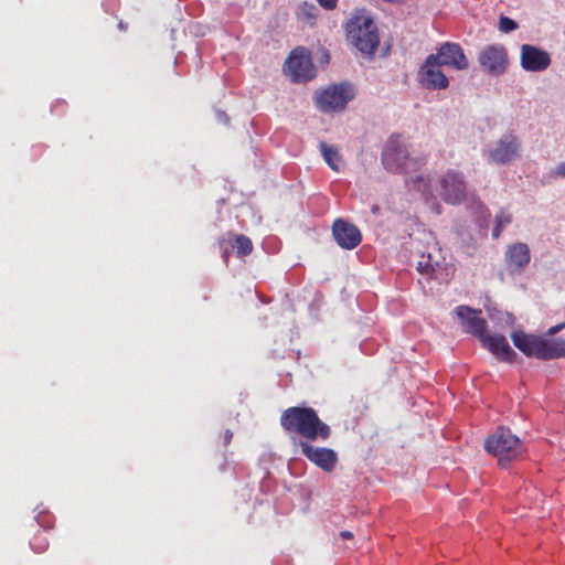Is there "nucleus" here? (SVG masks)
Returning a JSON list of instances; mask_svg holds the SVG:
<instances>
[{"instance_id":"nucleus-1","label":"nucleus","mask_w":565,"mask_h":565,"mask_svg":"<svg viewBox=\"0 0 565 565\" xmlns=\"http://www.w3.org/2000/svg\"><path fill=\"white\" fill-rule=\"evenodd\" d=\"M413 183L425 196L434 198L435 192L438 198L450 205L466 202L470 193L465 174L454 169L439 175L434 184H428L423 175H417Z\"/></svg>"},{"instance_id":"nucleus-2","label":"nucleus","mask_w":565,"mask_h":565,"mask_svg":"<svg viewBox=\"0 0 565 565\" xmlns=\"http://www.w3.org/2000/svg\"><path fill=\"white\" fill-rule=\"evenodd\" d=\"M281 426L310 440L318 438L326 440L330 436V427L319 419L312 408L308 407H291L285 411L281 416Z\"/></svg>"},{"instance_id":"nucleus-3","label":"nucleus","mask_w":565,"mask_h":565,"mask_svg":"<svg viewBox=\"0 0 565 565\" xmlns=\"http://www.w3.org/2000/svg\"><path fill=\"white\" fill-rule=\"evenodd\" d=\"M422 236L420 239L426 246L424 249H417V270L436 280L448 281L454 274V267L445 262L441 249L431 232H423Z\"/></svg>"},{"instance_id":"nucleus-4","label":"nucleus","mask_w":565,"mask_h":565,"mask_svg":"<svg viewBox=\"0 0 565 565\" xmlns=\"http://www.w3.org/2000/svg\"><path fill=\"white\" fill-rule=\"evenodd\" d=\"M513 344L525 355L540 360L565 358V339H546L522 331L511 333Z\"/></svg>"},{"instance_id":"nucleus-5","label":"nucleus","mask_w":565,"mask_h":565,"mask_svg":"<svg viewBox=\"0 0 565 565\" xmlns=\"http://www.w3.org/2000/svg\"><path fill=\"white\" fill-rule=\"evenodd\" d=\"M348 40L361 53L373 55L380 39L373 19L366 14L354 15L347 24Z\"/></svg>"},{"instance_id":"nucleus-6","label":"nucleus","mask_w":565,"mask_h":565,"mask_svg":"<svg viewBox=\"0 0 565 565\" xmlns=\"http://www.w3.org/2000/svg\"><path fill=\"white\" fill-rule=\"evenodd\" d=\"M484 448L489 454L498 458L502 467L519 458L523 452V445L519 437L509 429L499 428L484 441Z\"/></svg>"},{"instance_id":"nucleus-7","label":"nucleus","mask_w":565,"mask_h":565,"mask_svg":"<svg viewBox=\"0 0 565 565\" xmlns=\"http://www.w3.org/2000/svg\"><path fill=\"white\" fill-rule=\"evenodd\" d=\"M382 163L388 171L405 173L416 166V162L409 158L406 143L396 136L387 139L382 152Z\"/></svg>"},{"instance_id":"nucleus-8","label":"nucleus","mask_w":565,"mask_h":565,"mask_svg":"<svg viewBox=\"0 0 565 565\" xmlns=\"http://www.w3.org/2000/svg\"><path fill=\"white\" fill-rule=\"evenodd\" d=\"M521 142L519 138L510 132L503 134L493 141L487 149L489 162L498 166H507L520 157Z\"/></svg>"},{"instance_id":"nucleus-9","label":"nucleus","mask_w":565,"mask_h":565,"mask_svg":"<svg viewBox=\"0 0 565 565\" xmlns=\"http://www.w3.org/2000/svg\"><path fill=\"white\" fill-rule=\"evenodd\" d=\"M354 97V90L349 84L332 85L316 97L317 107L323 113L343 110Z\"/></svg>"},{"instance_id":"nucleus-10","label":"nucleus","mask_w":565,"mask_h":565,"mask_svg":"<svg viewBox=\"0 0 565 565\" xmlns=\"http://www.w3.org/2000/svg\"><path fill=\"white\" fill-rule=\"evenodd\" d=\"M478 62L484 73L491 76H501L509 67L508 51L502 44H489L479 52Z\"/></svg>"},{"instance_id":"nucleus-11","label":"nucleus","mask_w":565,"mask_h":565,"mask_svg":"<svg viewBox=\"0 0 565 565\" xmlns=\"http://www.w3.org/2000/svg\"><path fill=\"white\" fill-rule=\"evenodd\" d=\"M436 58L427 55L417 71L418 83L428 90H444L449 87V78Z\"/></svg>"},{"instance_id":"nucleus-12","label":"nucleus","mask_w":565,"mask_h":565,"mask_svg":"<svg viewBox=\"0 0 565 565\" xmlns=\"http://www.w3.org/2000/svg\"><path fill=\"white\" fill-rule=\"evenodd\" d=\"M285 72L292 82H307L315 77L316 72L307 50H294L285 63Z\"/></svg>"},{"instance_id":"nucleus-13","label":"nucleus","mask_w":565,"mask_h":565,"mask_svg":"<svg viewBox=\"0 0 565 565\" xmlns=\"http://www.w3.org/2000/svg\"><path fill=\"white\" fill-rule=\"evenodd\" d=\"M552 64L551 54L536 45L522 44L520 47V66L530 73H543Z\"/></svg>"},{"instance_id":"nucleus-14","label":"nucleus","mask_w":565,"mask_h":565,"mask_svg":"<svg viewBox=\"0 0 565 565\" xmlns=\"http://www.w3.org/2000/svg\"><path fill=\"white\" fill-rule=\"evenodd\" d=\"M436 58L441 66L452 68L455 71H465L469 66V61L458 43L445 42L436 51L429 54Z\"/></svg>"},{"instance_id":"nucleus-15","label":"nucleus","mask_w":565,"mask_h":565,"mask_svg":"<svg viewBox=\"0 0 565 565\" xmlns=\"http://www.w3.org/2000/svg\"><path fill=\"white\" fill-rule=\"evenodd\" d=\"M531 262V250L527 244L515 242L507 246L504 263L510 274L519 275L525 270Z\"/></svg>"},{"instance_id":"nucleus-16","label":"nucleus","mask_w":565,"mask_h":565,"mask_svg":"<svg viewBox=\"0 0 565 565\" xmlns=\"http://www.w3.org/2000/svg\"><path fill=\"white\" fill-rule=\"evenodd\" d=\"M302 454L317 467L326 472H331L338 462V455L334 450L324 447H316L308 441L299 444Z\"/></svg>"},{"instance_id":"nucleus-17","label":"nucleus","mask_w":565,"mask_h":565,"mask_svg":"<svg viewBox=\"0 0 565 565\" xmlns=\"http://www.w3.org/2000/svg\"><path fill=\"white\" fill-rule=\"evenodd\" d=\"M332 234L338 245L344 249H353L361 243L359 228L343 220H337L332 226Z\"/></svg>"},{"instance_id":"nucleus-18","label":"nucleus","mask_w":565,"mask_h":565,"mask_svg":"<svg viewBox=\"0 0 565 565\" xmlns=\"http://www.w3.org/2000/svg\"><path fill=\"white\" fill-rule=\"evenodd\" d=\"M456 315L465 331L478 337L479 340L486 334V320L482 318L480 310L459 306L456 308Z\"/></svg>"},{"instance_id":"nucleus-19","label":"nucleus","mask_w":565,"mask_h":565,"mask_svg":"<svg viewBox=\"0 0 565 565\" xmlns=\"http://www.w3.org/2000/svg\"><path fill=\"white\" fill-rule=\"evenodd\" d=\"M480 342L484 348H487L493 355H495L500 360L511 362L515 358V352L509 345L508 340L505 339L504 335L484 334L481 337Z\"/></svg>"},{"instance_id":"nucleus-20","label":"nucleus","mask_w":565,"mask_h":565,"mask_svg":"<svg viewBox=\"0 0 565 565\" xmlns=\"http://www.w3.org/2000/svg\"><path fill=\"white\" fill-rule=\"evenodd\" d=\"M320 151H321L323 160L327 162V164L333 171H340V169L342 167V157H341L339 150L333 146H329L324 142H321Z\"/></svg>"},{"instance_id":"nucleus-21","label":"nucleus","mask_w":565,"mask_h":565,"mask_svg":"<svg viewBox=\"0 0 565 565\" xmlns=\"http://www.w3.org/2000/svg\"><path fill=\"white\" fill-rule=\"evenodd\" d=\"M512 222V214L505 210H500L494 217V227L492 231L493 238H498L501 232Z\"/></svg>"},{"instance_id":"nucleus-22","label":"nucleus","mask_w":565,"mask_h":565,"mask_svg":"<svg viewBox=\"0 0 565 565\" xmlns=\"http://www.w3.org/2000/svg\"><path fill=\"white\" fill-rule=\"evenodd\" d=\"M319 15V9L312 2H302L297 10V17L301 21L312 22Z\"/></svg>"},{"instance_id":"nucleus-23","label":"nucleus","mask_w":565,"mask_h":565,"mask_svg":"<svg viewBox=\"0 0 565 565\" xmlns=\"http://www.w3.org/2000/svg\"><path fill=\"white\" fill-rule=\"evenodd\" d=\"M235 248L239 257L246 256L252 253L253 244L250 239L244 235H237L235 237Z\"/></svg>"},{"instance_id":"nucleus-24","label":"nucleus","mask_w":565,"mask_h":565,"mask_svg":"<svg viewBox=\"0 0 565 565\" xmlns=\"http://www.w3.org/2000/svg\"><path fill=\"white\" fill-rule=\"evenodd\" d=\"M516 28H518V23L514 20H512L508 17L500 18L499 30L501 32L509 33V32L516 30Z\"/></svg>"},{"instance_id":"nucleus-25","label":"nucleus","mask_w":565,"mask_h":565,"mask_svg":"<svg viewBox=\"0 0 565 565\" xmlns=\"http://www.w3.org/2000/svg\"><path fill=\"white\" fill-rule=\"evenodd\" d=\"M491 319L498 320L502 322L504 326H512L514 323V317L507 311H498L495 316H491Z\"/></svg>"},{"instance_id":"nucleus-26","label":"nucleus","mask_w":565,"mask_h":565,"mask_svg":"<svg viewBox=\"0 0 565 565\" xmlns=\"http://www.w3.org/2000/svg\"><path fill=\"white\" fill-rule=\"evenodd\" d=\"M551 177L553 179H565V162L556 164L551 171Z\"/></svg>"},{"instance_id":"nucleus-27","label":"nucleus","mask_w":565,"mask_h":565,"mask_svg":"<svg viewBox=\"0 0 565 565\" xmlns=\"http://www.w3.org/2000/svg\"><path fill=\"white\" fill-rule=\"evenodd\" d=\"M565 328V322L564 323H559V324H556V326H553L551 327L546 334L543 335L544 338L548 339L547 337H553L554 334H556L557 332H559L562 329Z\"/></svg>"},{"instance_id":"nucleus-28","label":"nucleus","mask_w":565,"mask_h":565,"mask_svg":"<svg viewBox=\"0 0 565 565\" xmlns=\"http://www.w3.org/2000/svg\"><path fill=\"white\" fill-rule=\"evenodd\" d=\"M318 3L327 10H332L337 7L338 0H317Z\"/></svg>"},{"instance_id":"nucleus-29","label":"nucleus","mask_w":565,"mask_h":565,"mask_svg":"<svg viewBox=\"0 0 565 565\" xmlns=\"http://www.w3.org/2000/svg\"><path fill=\"white\" fill-rule=\"evenodd\" d=\"M216 118L220 122H223V124H227V121H228L226 114L223 111H220V110L216 111Z\"/></svg>"},{"instance_id":"nucleus-30","label":"nucleus","mask_w":565,"mask_h":565,"mask_svg":"<svg viewBox=\"0 0 565 565\" xmlns=\"http://www.w3.org/2000/svg\"><path fill=\"white\" fill-rule=\"evenodd\" d=\"M477 204H478L479 209L481 210V213H482L484 216H489V215H490V213H489L488 209H487V207H486L481 202H478Z\"/></svg>"},{"instance_id":"nucleus-31","label":"nucleus","mask_w":565,"mask_h":565,"mask_svg":"<svg viewBox=\"0 0 565 565\" xmlns=\"http://www.w3.org/2000/svg\"><path fill=\"white\" fill-rule=\"evenodd\" d=\"M340 535H341L342 539H345V540H349V539L353 537V534L351 532H349V531H342L340 533Z\"/></svg>"},{"instance_id":"nucleus-32","label":"nucleus","mask_w":565,"mask_h":565,"mask_svg":"<svg viewBox=\"0 0 565 565\" xmlns=\"http://www.w3.org/2000/svg\"><path fill=\"white\" fill-rule=\"evenodd\" d=\"M434 205L436 206V212L440 213V205L438 203H435V202H434Z\"/></svg>"},{"instance_id":"nucleus-33","label":"nucleus","mask_w":565,"mask_h":565,"mask_svg":"<svg viewBox=\"0 0 565 565\" xmlns=\"http://www.w3.org/2000/svg\"><path fill=\"white\" fill-rule=\"evenodd\" d=\"M227 257H228V253H227V252H224V253H223V258H224V260H225V262L227 260Z\"/></svg>"},{"instance_id":"nucleus-34","label":"nucleus","mask_w":565,"mask_h":565,"mask_svg":"<svg viewBox=\"0 0 565 565\" xmlns=\"http://www.w3.org/2000/svg\"><path fill=\"white\" fill-rule=\"evenodd\" d=\"M231 437H232V435L227 431V433H226V437H225V438H226V441H228V440L231 439Z\"/></svg>"}]
</instances>
